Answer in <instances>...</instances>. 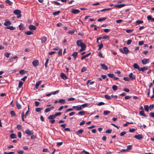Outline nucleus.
Listing matches in <instances>:
<instances>
[{
    "mask_svg": "<svg viewBox=\"0 0 154 154\" xmlns=\"http://www.w3.org/2000/svg\"><path fill=\"white\" fill-rule=\"evenodd\" d=\"M77 45L78 46H80L81 48L86 47V45L82 42V40H78L76 42Z\"/></svg>",
    "mask_w": 154,
    "mask_h": 154,
    "instance_id": "1",
    "label": "nucleus"
},
{
    "mask_svg": "<svg viewBox=\"0 0 154 154\" xmlns=\"http://www.w3.org/2000/svg\"><path fill=\"white\" fill-rule=\"evenodd\" d=\"M123 50L122 49H120V51L123 54H127L129 52V50L128 49V48L126 47H124L123 48Z\"/></svg>",
    "mask_w": 154,
    "mask_h": 154,
    "instance_id": "2",
    "label": "nucleus"
},
{
    "mask_svg": "<svg viewBox=\"0 0 154 154\" xmlns=\"http://www.w3.org/2000/svg\"><path fill=\"white\" fill-rule=\"evenodd\" d=\"M14 13L15 14L17 15V17L18 18H19L21 16V15L20 14L21 12L20 10H14Z\"/></svg>",
    "mask_w": 154,
    "mask_h": 154,
    "instance_id": "3",
    "label": "nucleus"
},
{
    "mask_svg": "<svg viewBox=\"0 0 154 154\" xmlns=\"http://www.w3.org/2000/svg\"><path fill=\"white\" fill-rule=\"evenodd\" d=\"M25 133L28 135H31L33 134V132L29 129H26L25 131Z\"/></svg>",
    "mask_w": 154,
    "mask_h": 154,
    "instance_id": "4",
    "label": "nucleus"
},
{
    "mask_svg": "<svg viewBox=\"0 0 154 154\" xmlns=\"http://www.w3.org/2000/svg\"><path fill=\"white\" fill-rule=\"evenodd\" d=\"M32 64L34 66L36 67L39 65L38 61V60H34L32 62Z\"/></svg>",
    "mask_w": 154,
    "mask_h": 154,
    "instance_id": "5",
    "label": "nucleus"
},
{
    "mask_svg": "<svg viewBox=\"0 0 154 154\" xmlns=\"http://www.w3.org/2000/svg\"><path fill=\"white\" fill-rule=\"evenodd\" d=\"M149 60L148 59L144 58L141 61L142 63L144 65L149 63Z\"/></svg>",
    "mask_w": 154,
    "mask_h": 154,
    "instance_id": "6",
    "label": "nucleus"
},
{
    "mask_svg": "<svg viewBox=\"0 0 154 154\" xmlns=\"http://www.w3.org/2000/svg\"><path fill=\"white\" fill-rule=\"evenodd\" d=\"M28 28L32 32L34 30H35L36 29V27L32 25H30L29 26Z\"/></svg>",
    "mask_w": 154,
    "mask_h": 154,
    "instance_id": "7",
    "label": "nucleus"
},
{
    "mask_svg": "<svg viewBox=\"0 0 154 154\" xmlns=\"http://www.w3.org/2000/svg\"><path fill=\"white\" fill-rule=\"evenodd\" d=\"M134 137L138 140H141L143 137V136L141 134L135 135Z\"/></svg>",
    "mask_w": 154,
    "mask_h": 154,
    "instance_id": "8",
    "label": "nucleus"
},
{
    "mask_svg": "<svg viewBox=\"0 0 154 154\" xmlns=\"http://www.w3.org/2000/svg\"><path fill=\"white\" fill-rule=\"evenodd\" d=\"M100 65L102 68L104 70H106L108 69L107 66L104 64L101 63Z\"/></svg>",
    "mask_w": 154,
    "mask_h": 154,
    "instance_id": "9",
    "label": "nucleus"
},
{
    "mask_svg": "<svg viewBox=\"0 0 154 154\" xmlns=\"http://www.w3.org/2000/svg\"><path fill=\"white\" fill-rule=\"evenodd\" d=\"M80 11L78 9H72V10L71 12L74 14H76L80 12Z\"/></svg>",
    "mask_w": 154,
    "mask_h": 154,
    "instance_id": "10",
    "label": "nucleus"
},
{
    "mask_svg": "<svg viewBox=\"0 0 154 154\" xmlns=\"http://www.w3.org/2000/svg\"><path fill=\"white\" fill-rule=\"evenodd\" d=\"M60 77L63 79H67L66 76L63 73H62L60 75Z\"/></svg>",
    "mask_w": 154,
    "mask_h": 154,
    "instance_id": "11",
    "label": "nucleus"
},
{
    "mask_svg": "<svg viewBox=\"0 0 154 154\" xmlns=\"http://www.w3.org/2000/svg\"><path fill=\"white\" fill-rule=\"evenodd\" d=\"M40 39L42 43L45 42L47 40V38L45 36H44L41 38Z\"/></svg>",
    "mask_w": 154,
    "mask_h": 154,
    "instance_id": "12",
    "label": "nucleus"
},
{
    "mask_svg": "<svg viewBox=\"0 0 154 154\" xmlns=\"http://www.w3.org/2000/svg\"><path fill=\"white\" fill-rule=\"evenodd\" d=\"M129 77L131 79H134L135 78V75H134L132 73H131L129 74Z\"/></svg>",
    "mask_w": 154,
    "mask_h": 154,
    "instance_id": "13",
    "label": "nucleus"
},
{
    "mask_svg": "<svg viewBox=\"0 0 154 154\" xmlns=\"http://www.w3.org/2000/svg\"><path fill=\"white\" fill-rule=\"evenodd\" d=\"M148 69V68L146 67H144L142 68H140L139 71H142L143 72Z\"/></svg>",
    "mask_w": 154,
    "mask_h": 154,
    "instance_id": "14",
    "label": "nucleus"
},
{
    "mask_svg": "<svg viewBox=\"0 0 154 154\" xmlns=\"http://www.w3.org/2000/svg\"><path fill=\"white\" fill-rule=\"evenodd\" d=\"M42 82V81H39L36 83V84L35 85V87L37 89L38 88V86L41 84Z\"/></svg>",
    "mask_w": 154,
    "mask_h": 154,
    "instance_id": "15",
    "label": "nucleus"
},
{
    "mask_svg": "<svg viewBox=\"0 0 154 154\" xmlns=\"http://www.w3.org/2000/svg\"><path fill=\"white\" fill-rule=\"evenodd\" d=\"M58 102L61 104L66 103L65 100L64 99H60L58 101Z\"/></svg>",
    "mask_w": 154,
    "mask_h": 154,
    "instance_id": "16",
    "label": "nucleus"
},
{
    "mask_svg": "<svg viewBox=\"0 0 154 154\" xmlns=\"http://www.w3.org/2000/svg\"><path fill=\"white\" fill-rule=\"evenodd\" d=\"M147 20H151L152 22L154 21V18H152L151 15H149L147 17Z\"/></svg>",
    "mask_w": 154,
    "mask_h": 154,
    "instance_id": "17",
    "label": "nucleus"
},
{
    "mask_svg": "<svg viewBox=\"0 0 154 154\" xmlns=\"http://www.w3.org/2000/svg\"><path fill=\"white\" fill-rule=\"evenodd\" d=\"M56 118L55 115H52L49 116L48 118V119L50 120Z\"/></svg>",
    "mask_w": 154,
    "mask_h": 154,
    "instance_id": "18",
    "label": "nucleus"
},
{
    "mask_svg": "<svg viewBox=\"0 0 154 154\" xmlns=\"http://www.w3.org/2000/svg\"><path fill=\"white\" fill-rule=\"evenodd\" d=\"M133 66L135 69H137L138 71L139 70L140 67L137 64L135 63L133 64Z\"/></svg>",
    "mask_w": 154,
    "mask_h": 154,
    "instance_id": "19",
    "label": "nucleus"
},
{
    "mask_svg": "<svg viewBox=\"0 0 154 154\" xmlns=\"http://www.w3.org/2000/svg\"><path fill=\"white\" fill-rule=\"evenodd\" d=\"M16 105L18 109H20L21 108V106L19 103L17 101L16 102Z\"/></svg>",
    "mask_w": 154,
    "mask_h": 154,
    "instance_id": "20",
    "label": "nucleus"
},
{
    "mask_svg": "<svg viewBox=\"0 0 154 154\" xmlns=\"http://www.w3.org/2000/svg\"><path fill=\"white\" fill-rule=\"evenodd\" d=\"M11 24V23L10 21H7L6 22H5L4 23V25L6 26H8L10 25Z\"/></svg>",
    "mask_w": 154,
    "mask_h": 154,
    "instance_id": "21",
    "label": "nucleus"
},
{
    "mask_svg": "<svg viewBox=\"0 0 154 154\" xmlns=\"http://www.w3.org/2000/svg\"><path fill=\"white\" fill-rule=\"evenodd\" d=\"M78 52H74L73 54H72V56L73 57L74 60H75L76 56L78 54Z\"/></svg>",
    "mask_w": 154,
    "mask_h": 154,
    "instance_id": "22",
    "label": "nucleus"
},
{
    "mask_svg": "<svg viewBox=\"0 0 154 154\" xmlns=\"http://www.w3.org/2000/svg\"><path fill=\"white\" fill-rule=\"evenodd\" d=\"M125 6V5L124 4H119L118 5H115V7H117L119 8H122L124 6Z\"/></svg>",
    "mask_w": 154,
    "mask_h": 154,
    "instance_id": "23",
    "label": "nucleus"
},
{
    "mask_svg": "<svg viewBox=\"0 0 154 154\" xmlns=\"http://www.w3.org/2000/svg\"><path fill=\"white\" fill-rule=\"evenodd\" d=\"M25 34L28 35H30L33 34V33L32 31H27L25 32Z\"/></svg>",
    "mask_w": 154,
    "mask_h": 154,
    "instance_id": "24",
    "label": "nucleus"
},
{
    "mask_svg": "<svg viewBox=\"0 0 154 154\" xmlns=\"http://www.w3.org/2000/svg\"><path fill=\"white\" fill-rule=\"evenodd\" d=\"M143 23V20H137L135 22V24L136 25H138L142 23Z\"/></svg>",
    "mask_w": 154,
    "mask_h": 154,
    "instance_id": "25",
    "label": "nucleus"
},
{
    "mask_svg": "<svg viewBox=\"0 0 154 154\" xmlns=\"http://www.w3.org/2000/svg\"><path fill=\"white\" fill-rule=\"evenodd\" d=\"M5 29H9L11 30H14L15 28L12 26H10L5 27Z\"/></svg>",
    "mask_w": 154,
    "mask_h": 154,
    "instance_id": "26",
    "label": "nucleus"
},
{
    "mask_svg": "<svg viewBox=\"0 0 154 154\" xmlns=\"http://www.w3.org/2000/svg\"><path fill=\"white\" fill-rule=\"evenodd\" d=\"M10 137L12 139L16 138L17 137V135L14 134H11Z\"/></svg>",
    "mask_w": 154,
    "mask_h": 154,
    "instance_id": "27",
    "label": "nucleus"
},
{
    "mask_svg": "<svg viewBox=\"0 0 154 154\" xmlns=\"http://www.w3.org/2000/svg\"><path fill=\"white\" fill-rule=\"evenodd\" d=\"M83 131L84 130L83 129H80L78 131L76 132V133L77 134H81L82 133Z\"/></svg>",
    "mask_w": 154,
    "mask_h": 154,
    "instance_id": "28",
    "label": "nucleus"
},
{
    "mask_svg": "<svg viewBox=\"0 0 154 154\" xmlns=\"http://www.w3.org/2000/svg\"><path fill=\"white\" fill-rule=\"evenodd\" d=\"M106 19V17H104L102 18H99L98 20V21L99 22H101L102 21Z\"/></svg>",
    "mask_w": 154,
    "mask_h": 154,
    "instance_id": "29",
    "label": "nucleus"
},
{
    "mask_svg": "<svg viewBox=\"0 0 154 154\" xmlns=\"http://www.w3.org/2000/svg\"><path fill=\"white\" fill-rule=\"evenodd\" d=\"M145 110L147 112H148L149 110V107L148 105H146L144 106Z\"/></svg>",
    "mask_w": 154,
    "mask_h": 154,
    "instance_id": "30",
    "label": "nucleus"
},
{
    "mask_svg": "<svg viewBox=\"0 0 154 154\" xmlns=\"http://www.w3.org/2000/svg\"><path fill=\"white\" fill-rule=\"evenodd\" d=\"M82 109V108L80 105L77 106L76 109H75L77 111L80 110Z\"/></svg>",
    "mask_w": 154,
    "mask_h": 154,
    "instance_id": "31",
    "label": "nucleus"
},
{
    "mask_svg": "<svg viewBox=\"0 0 154 154\" xmlns=\"http://www.w3.org/2000/svg\"><path fill=\"white\" fill-rule=\"evenodd\" d=\"M139 113L140 115L144 116L146 117V115L144 114L143 111H140Z\"/></svg>",
    "mask_w": 154,
    "mask_h": 154,
    "instance_id": "32",
    "label": "nucleus"
},
{
    "mask_svg": "<svg viewBox=\"0 0 154 154\" xmlns=\"http://www.w3.org/2000/svg\"><path fill=\"white\" fill-rule=\"evenodd\" d=\"M85 112H86L85 111H80V112H79L78 113V114L81 116H82L85 114Z\"/></svg>",
    "mask_w": 154,
    "mask_h": 154,
    "instance_id": "33",
    "label": "nucleus"
},
{
    "mask_svg": "<svg viewBox=\"0 0 154 154\" xmlns=\"http://www.w3.org/2000/svg\"><path fill=\"white\" fill-rule=\"evenodd\" d=\"M19 29L20 30H23L24 29V27L23 26V25H20L19 26Z\"/></svg>",
    "mask_w": 154,
    "mask_h": 154,
    "instance_id": "34",
    "label": "nucleus"
},
{
    "mask_svg": "<svg viewBox=\"0 0 154 154\" xmlns=\"http://www.w3.org/2000/svg\"><path fill=\"white\" fill-rule=\"evenodd\" d=\"M110 112L109 111H104L103 112V114L105 115H107L108 114L110 113Z\"/></svg>",
    "mask_w": 154,
    "mask_h": 154,
    "instance_id": "35",
    "label": "nucleus"
},
{
    "mask_svg": "<svg viewBox=\"0 0 154 154\" xmlns=\"http://www.w3.org/2000/svg\"><path fill=\"white\" fill-rule=\"evenodd\" d=\"M117 87L115 85H113L112 86V89L114 91H116L117 89Z\"/></svg>",
    "mask_w": 154,
    "mask_h": 154,
    "instance_id": "36",
    "label": "nucleus"
},
{
    "mask_svg": "<svg viewBox=\"0 0 154 154\" xmlns=\"http://www.w3.org/2000/svg\"><path fill=\"white\" fill-rule=\"evenodd\" d=\"M103 39H109V36L107 35H105L103 36L102 37Z\"/></svg>",
    "mask_w": 154,
    "mask_h": 154,
    "instance_id": "37",
    "label": "nucleus"
},
{
    "mask_svg": "<svg viewBox=\"0 0 154 154\" xmlns=\"http://www.w3.org/2000/svg\"><path fill=\"white\" fill-rule=\"evenodd\" d=\"M105 97L107 99L110 100L111 99V97L110 96L108 95H105Z\"/></svg>",
    "mask_w": 154,
    "mask_h": 154,
    "instance_id": "38",
    "label": "nucleus"
},
{
    "mask_svg": "<svg viewBox=\"0 0 154 154\" xmlns=\"http://www.w3.org/2000/svg\"><path fill=\"white\" fill-rule=\"evenodd\" d=\"M98 50H100L103 47V45L102 43H101V44L98 45Z\"/></svg>",
    "mask_w": 154,
    "mask_h": 154,
    "instance_id": "39",
    "label": "nucleus"
},
{
    "mask_svg": "<svg viewBox=\"0 0 154 154\" xmlns=\"http://www.w3.org/2000/svg\"><path fill=\"white\" fill-rule=\"evenodd\" d=\"M23 82L21 81H20L19 83L18 88H20L23 85Z\"/></svg>",
    "mask_w": 154,
    "mask_h": 154,
    "instance_id": "40",
    "label": "nucleus"
},
{
    "mask_svg": "<svg viewBox=\"0 0 154 154\" xmlns=\"http://www.w3.org/2000/svg\"><path fill=\"white\" fill-rule=\"evenodd\" d=\"M11 114L12 116H15V113L14 111L11 110Z\"/></svg>",
    "mask_w": 154,
    "mask_h": 154,
    "instance_id": "41",
    "label": "nucleus"
},
{
    "mask_svg": "<svg viewBox=\"0 0 154 154\" xmlns=\"http://www.w3.org/2000/svg\"><path fill=\"white\" fill-rule=\"evenodd\" d=\"M60 11H56V12H54L53 13V14L54 15H56L60 13Z\"/></svg>",
    "mask_w": 154,
    "mask_h": 154,
    "instance_id": "42",
    "label": "nucleus"
},
{
    "mask_svg": "<svg viewBox=\"0 0 154 154\" xmlns=\"http://www.w3.org/2000/svg\"><path fill=\"white\" fill-rule=\"evenodd\" d=\"M42 109L40 108H37L35 109V111L38 112H40L42 110Z\"/></svg>",
    "mask_w": 154,
    "mask_h": 154,
    "instance_id": "43",
    "label": "nucleus"
},
{
    "mask_svg": "<svg viewBox=\"0 0 154 154\" xmlns=\"http://www.w3.org/2000/svg\"><path fill=\"white\" fill-rule=\"evenodd\" d=\"M62 50L61 49L59 50V51L58 52V54L59 56L62 55Z\"/></svg>",
    "mask_w": 154,
    "mask_h": 154,
    "instance_id": "44",
    "label": "nucleus"
},
{
    "mask_svg": "<svg viewBox=\"0 0 154 154\" xmlns=\"http://www.w3.org/2000/svg\"><path fill=\"white\" fill-rule=\"evenodd\" d=\"M10 55V53H8V52H6L5 54V56L7 57L8 58L9 57V55Z\"/></svg>",
    "mask_w": 154,
    "mask_h": 154,
    "instance_id": "45",
    "label": "nucleus"
},
{
    "mask_svg": "<svg viewBox=\"0 0 154 154\" xmlns=\"http://www.w3.org/2000/svg\"><path fill=\"white\" fill-rule=\"evenodd\" d=\"M49 59L48 58H47L46 60V61L45 63V68H47L48 66L47 64L49 61Z\"/></svg>",
    "mask_w": 154,
    "mask_h": 154,
    "instance_id": "46",
    "label": "nucleus"
},
{
    "mask_svg": "<svg viewBox=\"0 0 154 154\" xmlns=\"http://www.w3.org/2000/svg\"><path fill=\"white\" fill-rule=\"evenodd\" d=\"M107 75L110 78H113L114 76L113 74L109 73L107 74Z\"/></svg>",
    "mask_w": 154,
    "mask_h": 154,
    "instance_id": "47",
    "label": "nucleus"
},
{
    "mask_svg": "<svg viewBox=\"0 0 154 154\" xmlns=\"http://www.w3.org/2000/svg\"><path fill=\"white\" fill-rule=\"evenodd\" d=\"M123 79L127 82H129L130 81L129 78L127 77H124L123 78Z\"/></svg>",
    "mask_w": 154,
    "mask_h": 154,
    "instance_id": "48",
    "label": "nucleus"
},
{
    "mask_svg": "<svg viewBox=\"0 0 154 154\" xmlns=\"http://www.w3.org/2000/svg\"><path fill=\"white\" fill-rule=\"evenodd\" d=\"M112 131V130L111 129H109L108 130H106V131L105 133H106L109 134V133H110Z\"/></svg>",
    "mask_w": 154,
    "mask_h": 154,
    "instance_id": "49",
    "label": "nucleus"
},
{
    "mask_svg": "<svg viewBox=\"0 0 154 154\" xmlns=\"http://www.w3.org/2000/svg\"><path fill=\"white\" fill-rule=\"evenodd\" d=\"M5 2L9 4L10 5H11L12 2H11L9 0H6Z\"/></svg>",
    "mask_w": 154,
    "mask_h": 154,
    "instance_id": "50",
    "label": "nucleus"
},
{
    "mask_svg": "<svg viewBox=\"0 0 154 154\" xmlns=\"http://www.w3.org/2000/svg\"><path fill=\"white\" fill-rule=\"evenodd\" d=\"M86 47H81L79 50V52H82L85 50Z\"/></svg>",
    "mask_w": 154,
    "mask_h": 154,
    "instance_id": "51",
    "label": "nucleus"
},
{
    "mask_svg": "<svg viewBox=\"0 0 154 154\" xmlns=\"http://www.w3.org/2000/svg\"><path fill=\"white\" fill-rule=\"evenodd\" d=\"M86 47H81L79 50V52H82L85 50Z\"/></svg>",
    "mask_w": 154,
    "mask_h": 154,
    "instance_id": "52",
    "label": "nucleus"
},
{
    "mask_svg": "<svg viewBox=\"0 0 154 154\" xmlns=\"http://www.w3.org/2000/svg\"><path fill=\"white\" fill-rule=\"evenodd\" d=\"M133 31V29H127L126 30V32L128 33H130L132 32Z\"/></svg>",
    "mask_w": 154,
    "mask_h": 154,
    "instance_id": "53",
    "label": "nucleus"
},
{
    "mask_svg": "<svg viewBox=\"0 0 154 154\" xmlns=\"http://www.w3.org/2000/svg\"><path fill=\"white\" fill-rule=\"evenodd\" d=\"M51 110L50 108H46L45 111V112H48L50 111Z\"/></svg>",
    "mask_w": 154,
    "mask_h": 154,
    "instance_id": "54",
    "label": "nucleus"
},
{
    "mask_svg": "<svg viewBox=\"0 0 154 154\" xmlns=\"http://www.w3.org/2000/svg\"><path fill=\"white\" fill-rule=\"evenodd\" d=\"M132 41L131 39H129L127 41V44L128 45L130 44L132 42Z\"/></svg>",
    "mask_w": 154,
    "mask_h": 154,
    "instance_id": "55",
    "label": "nucleus"
},
{
    "mask_svg": "<svg viewBox=\"0 0 154 154\" xmlns=\"http://www.w3.org/2000/svg\"><path fill=\"white\" fill-rule=\"evenodd\" d=\"M87 70V68L85 67H83L81 69V71L82 72L86 71Z\"/></svg>",
    "mask_w": 154,
    "mask_h": 154,
    "instance_id": "56",
    "label": "nucleus"
},
{
    "mask_svg": "<svg viewBox=\"0 0 154 154\" xmlns=\"http://www.w3.org/2000/svg\"><path fill=\"white\" fill-rule=\"evenodd\" d=\"M88 105V104L87 103H85V104H84L82 105L81 106L82 107H82L83 108H85V107L87 106Z\"/></svg>",
    "mask_w": 154,
    "mask_h": 154,
    "instance_id": "57",
    "label": "nucleus"
},
{
    "mask_svg": "<svg viewBox=\"0 0 154 154\" xmlns=\"http://www.w3.org/2000/svg\"><path fill=\"white\" fill-rule=\"evenodd\" d=\"M126 133V132L125 131H123L121 133L120 135L121 136H123Z\"/></svg>",
    "mask_w": 154,
    "mask_h": 154,
    "instance_id": "58",
    "label": "nucleus"
},
{
    "mask_svg": "<svg viewBox=\"0 0 154 154\" xmlns=\"http://www.w3.org/2000/svg\"><path fill=\"white\" fill-rule=\"evenodd\" d=\"M68 101H73L75 100V98L73 97H70L68 99Z\"/></svg>",
    "mask_w": 154,
    "mask_h": 154,
    "instance_id": "59",
    "label": "nucleus"
},
{
    "mask_svg": "<svg viewBox=\"0 0 154 154\" xmlns=\"http://www.w3.org/2000/svg\"><path fill=\"white\" fill-rule=\"evenodd\" d=\"M123 91L127 92H129L130 91L129 89L127 88H124L123 89Z\"/></svg>",
    "mask_w": 154,
    "mask_h": 154,
    "instance_id": "60",
    "label": "nucleus"
},
{
    "mask_svg": "<svg viewBox=\"0 0 154 154\" xmlns=\"http://www.w3.org/2000/svg\"><path fill=\"white\" fill-rule=\"evenodd\" d=\"M17 135L20 138L21 137V133L20 132H18L17 133Z\"/></svg>",
    "mask_w": 154,
    "mask_h": 154,
    "instance_id": "61",
    "label": "nucleus"
},
{
    "mask_svg": "<svg viewBox=\"0 0 154 154\" xmlns=\"http://www.w3.org/2000/svg\"><path fill=\"white\" fill-rule=\"evenodd\" d=\"M18 153L20 154H22L23 153V150H19L17 151Z\"/></svg>",
    "mask_w": 154,
    "mask_h": 154,
    "instance_id": "62",
    "label": "nucleus"
},
{
    "mask_svg": "<svg viewBox=\"0 0 154 154\" xmlns=\"http://www.w3.org/2000/svg\"><path fill=\"white\" fill-rule=\"evenodd\" d=\"M149 116L152 117L154 118V113L153 112H150L149 113Z\"/></svg>",
    "mask_w": 154,
    "mask_h": 154,
    "instance_id": "63",
    "label": "nucleus"
},
{
    "mask_svg": "<svg viewBox=\"0 0 154 154\" xmlns=\"http://www.w3.org/2000/svg\"><path fill=\"white\" fill-rule=\"evenodd\" d=\"M17 128L18 130H20L21 129V126L20 125H17Z\"/></svg>",
    "mask_w": 154,
    "mask_h": 154,
    "instance_id": "64",
    "label": "nucleus"
}]
</instances>
